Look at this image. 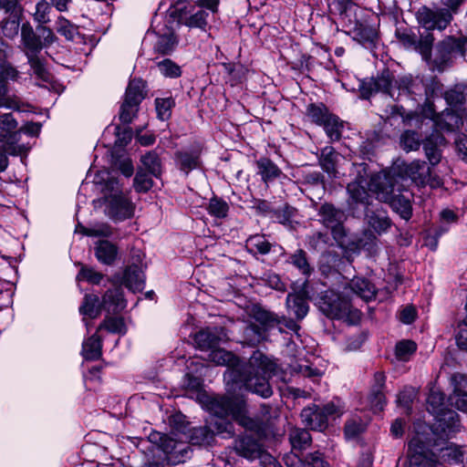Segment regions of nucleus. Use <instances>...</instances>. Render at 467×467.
<instances>
[{"label": "nucleus", "instance_id": "nucleus-30", "mask_svg": "<svg viewBox=\"0 0 467 467\" xmlns=\"http://www.w3.org/2000/svg\"><path fill=\"white\" fill-rule=\"evenodd\" d=\"M117 254V247L109 241H99L96 246V256L102 264L111 265Z\"/></svg>", "mask_w": 467, "mask_h": 467}, {"label": "nucleus", "instance_id": "nucleus-49", "mask_svg": "<svg viewBox=\"0 0 467 467\" xmlns=\"http://www.w3.org/2000/svg\"><path fill=\"white\" fill-rule=\"evenodd\" d=\"M329 8L332 13L345 19L352 12L354 4L350 0H334L329 4Z\"/></svg>", "mask_w": 467, "mask_h": 467}, {"label": "nucleus", "instance_id": "nucleus-58", "mask_svg": "<svg viewBox=\"0 0 467 467\" xmlns=\"http://www.w3.org/2000/svg\"><path fill=\"white\" fill-rule=\"evenodd\" d=\"M82 233L88 236H109L112 234L111 227L105 223H97L90 227H82Z\"/></svg>", "mask_w": 467, "mask_h": 467}, {"label": "nucleus", "instance_id": "nucleus-59", "mask_svg": "<svg viewBox=\"0 0 467 467\" xmlns=\"http://www.w3.org/2000/svg\"><path fill=\"white\" fill-rule=\"evenodd\" d=\"M400 144L406 151L415 150L420 147L418 134L414 131H405L400 138Z\"/></svg>", "mask_w": 467, "mask_h": 467}, {"label": "nucleus", "instance_id": "nucleus-51", "mask_svg": "<svg viewBox=\"0 0 467 467\" xmlns=\"http://www.w3.org/2000/svg\"><path fill=\"white\" fill-rule=\"evenodd\" d=\"M343 402L339 399H334L321 408L322 412L326 415L327 421L329 418L339 417L344 412Z\"/></svg>", "mask_w": 467, "mask_h": 467}, {"label": "nucleus", "instance_id": "nucleus-53", "mask_svg": "<svg viewBox=\"0 0 467 467\" xmlns=\"http://www.w3.org/2000/svg\"><path fill=\"white\" fill-rule=\"evenodd\" d=\"M157 67L160 72L167 78H178L182 74L180 67L171 59L159 62Z\"/></svg>", "mask_w": 467, "mask_h": 467}, {"label": "nucleus", "instance_id": "nucleus-36", "mask_svg": "<svg viewBox=\"0 0 467 467\" xmlns=\"http://www.w3.org/2000/svg\"><path fill=\"white\" fill-rule=\"evenodd\" d=\"M34 75L44 82H50L51 75L38 55L26 57Z\"/></svg>", "mask_w": 467, "mask_h": 467}, {"label": "nucleus", "instance_id": "nucleus-60", "mask_svg": "<svg viewBox=\"0 0 467 467\" xmlns=\"http://www.w3.org/2000/svg\"><path fill=\"white\" fill-rule=\"evenodd\" d=\"M105 327L111 333L125 334L126 326L123 318L120 317H109L104 321L99 327V329Z\"/></svg>", "mask_w": 467, "mask_h": 467}, {"label": "nucleus", "instance_id": "nucleus-39", "mask_svg": "<svg viewBox=\"0 0 467 467\" xmlns=\"http://www.w3.org/2000/svg\"><path fill=\"white\" fill-rule=\"evenodd\" d=\"M428 410L437 417L441 416L444 406L445 397L443 393L438 390H431L427 399Z\"/></svg>", "mask_w": 467, "mask_h": 467}, {"label": "nucleus", "instance_id": "nucleus-62", "mask_svg": "<svg viewBox=\"0 0 467 467\" xmlns=\"http://www.w3.org/2000/svg\"><path fill=\"white\" fill-rule=\"evenodd\" d=\"M441 226L436 233L437 236H441L443 233L448 231V224L455 223L457 221V215L455 213L449 209H444L440 213Z\"/></svg>", "mask_w": 467, "mask_h": 467}, {"label": "nucleus", "instance_id": "nucleus-34", "mask_svg": "<svg viewBox=\"0 0 467 467\" xmlns=\"http://www.w3.org/2000/svg\"><path fill=\"white\" fill-rule=\"evenodd\" d=\"M145 82L142 79L130 80L126 89L125 99L140 105L145 97Z\"/></svg>", "mask_w": 467, "mask_h": 467}, {"label": "nucleus", "instance_id": "nucleus-26", "mask_svg": "<svg viewBox=\"0 0 467 467\" xmlns=\"http://www.w3.org/2000/svg\"><path fill=\"white\" fill-rule=\"evenodd\" d=\"M350 290L365 301H369L376 295L375 286L367 279L355 277L349 283Z\"/></svg>", "mask_w": 467, "mask_h": 467}, {"label": "nucleus", "instance_id": "nucleus-21", "mask_svg": "<svg viewBox=\"0 0 467 467\" xmlns=\"http://www.w3.org/2000/svg\"><path fill=\"white\" fill-rule=\"evenodd\" d=\"M365 217L368 226L378 234L386 233L391 225L386 212L381 209L371 210L369 207H367Z\"/></svg>", "mask_w": 467, "mask_h": 467}, {"label": "nucleus", "instance_id": "nucleus-40", "mask_svg": "<svg viewBox=\"0 0 467 467\" xmlns=\"http://www.w3.org/2000/svg\"><path fill=\"white\" fill-rule=\"evenodd\" d=\"M289 440L294 449L304 450L311 442L310 433L303 429H294L289 434Z\"/></svg>", "mask_w": 467, "mask_h": 467}, {"label": "nucleus", "instance_id": "nucleus-31", "mask_svg": "<svg viewBox=\"0 0 467 467\" xmlns=\"http://www.w3.org/2000/svg\"><path fill=\"white\" fill-rule=\"evenodd\" d=\"M256 165L258 173L265 183L274 181L281 174V170L269 159H260L257 161Z\"/></svg>", "mask_w": 467, "mask_h": 467}, {"label": "nucleus", "instance_id": "nucleus-19", "mask_svg": "<svg viewBox=\"0 0 467 467\" xmlns=\"http://www.w3.org/2000/svg\"><path fill=\"white\" fill-rule=\"evenodd\" d=\"M301 419L303 423L312 430L321 431L327 427L326 415L317 405L305 408L301 412Z\"/></svg>", "mask_w": 467, "mask_h": 467}, {"label": "nucleus", "instance_id": "nucleus-52", "mask_svg": "<svg viewBox=\"0 0 467 467\" xmlns=\"http://www.w3.org/2000/svg\"><path fill=\"white\" fill-rule=\"evenodd\" d=\"M139 109V104L124 99L119 112V119L122 123H130Z\"/></svg>", "mask_w": 467, "mask_h": 467}, {"label": "nucleus", "instance_id": "nucleus-14", "mask_svg": "<svg viewBox=\"0 0 467 467\" xmlns=\"http://www.w3.org/2000/svg\"><path fill=\"white\" fill-rule=\"evenodd\" d=\"M143 269L142 254L138 252L133 255L132 263L126 267L120 279L121 284L133 293L141 291L145 285Z\"/></svg>", "mask_w": 467, "mask_h": 467}, {"label": "nucleus", "instance_id": "nucleus-5", "mask_svg": "<svg viewBox=\"0 0 467 467\" xmlns=\"http://www.w3.org/2000/svg\"><path fill=\"white\" fill-rule=\"evenodd\" d=\"M105 213L115 222H121L134 215L135 205L123 194L120 183L114 177H108L101 188Z\"/></svg>", "mask_w": 467, "mask_h": 467}, {"label": "nucleus", "instance_id": "nucleus-23", "mask_svg": "<svg viewBox=\"0 0 467 467\" xmlns=\"http://www.w3.org/2000/svg\"><path fill=\"white\" fill-rule=\"evenodd\" d=\"M223 337V330L218 328L202 330L195 336V343L202 350L211 351L219 345Z\"/></svg>", "mask_w": 467, "mask_h": 467}, {"label": "nucleus", "instance_id": "nucleus-57", "mask_svg": "<svg viewBox=\"0 0 467 467\" xmlns=\"http://www.w3.org/2000/svg\"><path fill=\"white\" fill-rule=\"evenodd\" d=\"M57 31L63 35L67 39L73 40L77 34V27L67 19L59 16L57 21Z\"/></svg>", "mask_w": 467, "mask_h": 467}, {"label": "nucleus", "instance_id": "nucleus-9", "mask_svg": "<svg viewBox=\"0 0 467 467\" xmlns=\"http://www.w3.org/2000/svg\"><path fill=\"white\" fill-rule=\"evenodd\" d=\"M462 46L459 39L447 36L440 41L434 49L433 57L431 59L432 67L440 72L452 65L454 56L461 51Z\"/></svg>", "mask_w": 467, "mask_h": 467}, {"label": "nucleus", "instance_id": "nucleus-44", "mask_svg": "<svg viewBox=\"0 0 467 467\" xmlns=\"http://www.w3.org/2000/svg\"><path fill=\"white\" fill-rule=\"evenodd\" d=\"M322 127L331 140H338L340 139L343 123L337 116L332 114V116L325 121Z\"/></svg>", "mask_w": 467, "mask_h": 467}, {"label": "nucleus", "instance_id": "nucleus-3", "mask_svg": "<svg viewBox=\"0 0 467 467\" xmlns=\"http://www.w3.org/2000/svg\"><path fill=\"white\" fill-rule=\"evenodd\" d=\"M360 95L363 99H368L375 92H382L393 99H401L402 97L417 100V96H421L425 91L423 81L419 77L411 75L399 76L394 78L389 69L369 80H363L359 85Z\"/></svg>", "mask_w": 467, "mask_h": 467}, {"label": "nucleus", "instance_id": "nucleus-61", "mask_svg": "<svg viewBox=\"0 0 467 467\" xmlns=\"http://www.w3.org/2000/svg\"><path fill=\"white\" fill-rule=\"evenodd\" d=\"M368 400L374 412L381 411L386 404L385 395L379 389H371Z\"/></svg>", "mask_w": 467, "mask_h": 467}, {"label": "nucleus", "instance_id": "nucleus-43", "mask_svg": "<svg viewBox=\"0 0 467 467\" xmlns=\"http://www.w3.org/2000/svg\"><path fill=\"white\" fill-rule=\"evenodd\" d=\"M208 13L203 10H198L195 13L185 16L182 22L188 27H196L205 29L207 25Z\"/></svg>", "mask_w": 467, "mask_h": 467}, {"label": "nucleus", "instance_id": "nucleus-33", "mask_svg": "<svg viewBox=\"0 0 467 467\" xmlns=\"http://www.w3.org/2000/svg\"><path fill=\"white\" fill-rule=\"evenodd\" d=\"M338 155L333 147L327 146L321 150L319 162L322 169L330 176L337 177L336 163Z\"/></svg>", "mask_w": 467, "mask_h": 467}, {"label": "nucleus", "instance_id": "nucleus-56", "mask_svg": "<svg viewBox=\"0 0 467 467\" xmlns=\"http://www.w3.org/2000/svg\"><path fill=\"white\" fill-rule=\"evenodd\" d=\"M296 210L289 206L284 205L274 211V218L282 224H290L295 216Z\"/></svg>", "mask_w": 467, "mask_h": 467}, {"label": "nucleus", "instance_id": "nucleus-48", "mask_svg": "<svg viewBox=\"0 0 467 467\" xmlns=\"http://www.w3.org/2000/svg\"><path fill=\"white\" fill-rule=\"evenodd\" d=\"M174 101L171 98H157L155 99V108L157 116L161 120L168 119L171 115V108Z\"/></svg>", "mask_w": 467, "mask_h": 467}, {"label": "nucleus", "instance_id": "nucleus-32", "mask_svg": "<svg viewBox=\"0 0 467 467\" xmlns=\"http://www.w3.org/2000/svg\"><path fill=\"white\" fill-rule=\"evenodd\" d=\"M101 340L96 334L84 340L82 344V356L85 359L95 360L101 356Z\"/></svg>", "mask_w": 467, "mask_h": 467}, {"label": "nucleus", "instance_id": "nucleus-41", "mask_svg": "<svg viewBox=\"0 0 467 467\" xmlns=\"http://www.w3.org/2000/svg\"><path fill=\"white\" fill-rule=\"evenodd\" d=\"M254 318L262 325L264 331L274 328L281 324L279 317L264 309L257 310L254 313Z\"/></svg>", "mask_w": 467, "mask_h": 467}, {"label": "nucleus", "instance_id": "nucleus-13", "mask_svg": "<svg viewBox=\"0 0 467 467\" xmlns=\"http://www.w3.org/2000/svg\"><path fill=\"white\" fill-rule=\"evenodd\" d=\"M427 439L417 433L409 442V467H440V464L428 456Z\"/></svg>", "mask_w": 467, "mask_h": 467}, {"label": "nucleus", "instance_id": "nucleus-18", "mask_svg": "<svg viewBox=\"0 0 467 467\" xmlns=\"http://www.w3.org/2000/svg\"><path fill=\"white\" fill-rule=\"evenodd\" d=\"M451 383L454 386L453 393L449 397L450 404L462 411H467V377L462 374H454L451 377Z\"/></svg>", "mask_w": 467, "mask_h": 467}, {"label": "nucleus", "instance_id": "nucleus-27", "mask_svg": "<svg viewBox=\"0 0 467 467\" xmlns=\"http://www.w3.org/2000/svg\"><path fill=\"white\" fill-rule=\"evenodd\" d=\"M378 37L377 30L374 26L359 24L354 29V38L365 47H371Z\"/></svg>", "mask_w": 467, "mask_h": 467}, {"label": "nucleus", "instance_id": "nucleus-24", "mask_svg": "<svg viewBox=\"0 0 467 467\" xmlns=\"http://www.w3.org/2000/svg\"><path fill=\"white\" fill-rule=\"evenodd\" d=\"M286 307L290 315L297 319L304 318L308 312V305L306 297L299 293L288 294L286 297Z\"/></svg>", "mask_w": 467, "mask_h": 467}, {"label": "nucleus", "instance_id": "nucleus-15", "mask_svg": "<svg viewBox=\"0 0 467 467\" xmlns=\"http://www.w3.org/2000/svg\"><path fill=\"white\" fill-rule=\"evenodd\" d=\"M155 36V44L153 49L161 55H169L176 47L178 39L172 29L163 26L161 28H154L152 33H148L147 36Z\"/></svg>", "mask_w": 467, "mask_h": 467}, {"label": "nucleus", "instance_id": "nucleus-28", "mask_svg": "<svg viewBox=\"0 0 467 467\" xmlns=\"http://www.w3.org/2000/svg\"><path fill=\"white\" fill-rule=\"evenodd\" d=\"M348 192L350 199L349 205H352V203L355 202L364 204L366 208L368 207L369 193L365 185L362 184V182L356 181L348 183Z\"/></svg>", "mask_w": 467, "mask_h": 467}, {"label": "nucleus", "instance_id": "nucleus-29", "mask_svg": "<svg viewBox=\"0 0 467 467\" xmlns=\"http://www.w3.org/2000/svg\"><path fill=\"white\" fill-rule=\"evenodd\" d=\"M431 118L438 128L446 130H453L462 122L461 118L451 109H445L437 116L432 115Z\"/></svg>", "mask_w": 467, "mask_h": 467}, {"label": "nucleus", "instance_id": "nucleus-17", "mask_svg": "<svg viewBox=\"0 0 467 467\" xmlns=\"http://www.w3.org/2000/svg\"><path fill=\"white\" fill-rule=\"evenodd\" d=\"M21 43L26 57L38 55L44 48L40 36L35 33L29 23H24L21 26Z\"/></svg>", "mask_w": 467, "mask_h": 467}, {"label": "nucleus", "instance_id": "nucleus-42", "mask_svg": "<svg viewBox=\"0 0 467 467\" xmlns=\"http://www.w3.org/2000/svg\"><path fill=\"white\" fill-rule=\"evenodd\" d=\"M307 116L313 122L322 126L325 121L332 116V114L329 113L328 109L323 104H311L307 107Z\"/></svg>", "mask_w": 467, "mask_h": 467}, {"label": "nucleus", "instance_id": "nucleus-10", "mask_svg": "<svg viewBox=\"0 0 467 467\" xmlns=\"http://www.w3.org/2000/svg\"><path fill=\"white\" fill-rule=\"evenodd\" d=\"M418 23L427 30H444L451 22L452 15L446 8L431 9L421 6L416 12Z\"/></svg>", "mask_w": 467, "mask_h": 467}, {"label": "nucleus", "instance_id": "nucleus-47", "mask_svg": "<svg viewBox=\"0 0 467 467\" xmlns=\"http://www.w3.org/2000/svg\"><path fill=\"white\" fill-rule=\"evenodd\" d=\"M290 263L295 265L303 275H309L312 272V268L306 259V254L302 249L296 250L291 255Z\"/></svg>", "mask_w": 467, "mask_h": 467}, {"label": "nucleus", "instance_id": "nucleus-4", "mask_svg": "<svg viewBox=\"0 0 467 467\" xmlns=\"http://www.w3.org/2000/svg\"><path fill=\"white\" fill-rule=\"evenodd\" d=\"M405 183L400 182L393 174L381 172L371 178L369 191L377 194V198L389 202L391 207L400 213L401 218L409 220L411 216L410 197L402 194Z\"/></svg>", "mask_w": 467, "mask_h": 467}, {"label": "nucleus", "instance_id": "nucleus-38", "mask_svg": "<svg viewBox=\"0 0 467 467\" xmlns=\"http://www.w3.org/2000/svg\"><path fill=\"white\" fill-rule=\"evenodd\" d=\"M142 168L145 171L158 178L161 173V161L154 152H149L141 157Z\"/></svg>", "mask_w": 467, "mask_h": 467}, {"label": "nucleus", "instance_id": "nucleus-16", "mask_svg": "<svg viewBox=\"0 0 467 467\" xmlns=\"http://www.w3.org/2000/svg\"><path fill=\"white\" fill-rule=\"evenodd\" d=\"M161 450L169 457L173 463L180 462L179 456L187 457L189 446L182 441H177L171 436L163 435L160 439Z\"/></svg>", "mask_w": 467, "mask_h": 467}, {"label": "nucleus", "instance_id": "nucleus-25", "mask_svg": "<svg viewBox=\"0 0 467 467\" xmlns=\"http://www.w3.org/2000/svg\"><path fill=\"white\" fill-rule=\"evenodd\" d=\"M319 215L322 223L331 229H335L344 220V213L341 210L335 208L333 205L325 203L320 207Z\"/></svg>", "mask_w": 467, "mask_h": 467}, {"label": "nucleus", "instance_id": "nucleus-11", "mask_svg": "<svg viewBox=\"0 0 467 467\" xmlns=\"http://www.w3.org/2000/svg\"><path fill=\"white\" fill-rule=\"evenodd\" d=\"M19 76L18 70L11 64H0V108L21 110L22 102L16 96L7 95V80L15 81Z\"/></svg>", "mask_w": 467, "mask_h": 467}, {"label": "nucleus", "instance_id": "nucleus-12", "mask_svg": "<svg viewBox=\"0 0 467 467\" xmlns=\"http://www.w3.org/2000/svg\"><path fill=\"white\" fill-rule=\"evenodd\" d=\"M316 301L320 311L330 318H341L348 310V302L332 289L321 293Z\"/></svg>", "mask_w": 467, "mask_h": 467}, {"label": "nucleus", "instance_id": "nucleus-37", "mask_svg": "<svg viewBox=\"0 0 467 467\" xmlns=\"http://www.w3.org/2000/svg\"><path fill=\"white\" fill-rule=\"evenodd\" d=\"M434 42V37L431 33H427L424 36H421L420 39L416 38V45L412 49L418 51L422 58L426 61H431V47Z\"/></svg>", "mask_w": 467, "mask_h": 467}, {"label": "nucleus", "instance_id": "nucleus-64", "mask_svg": "<svg viewBox=\"0 0 467 467\" xmlns=\"http://www.w3.org/2000/svg\"><path fill=\"white\" fill-rule=\"evenodd\" d=\"M77 279L78 281L86 280L91 284H99L102 279V275L92 268L82 267L77 276Z\"/></svg>", "mask_w": 467, "mask_h": 467}, {"label": "nucleus", "instance_id": "nucleus-22", "mask_svg": "<svg viewBox=\"0 0 467 467\" xmlns=\"http://www.w3.org/2000/svg\"><path fill=\"white\" fill-rule=\"evenodd\" d=\"M17 128V121L11 113H5L0 116V141L6 145H12L16 140L15 130ZM11 151V146L5 149Z\"/></svg>", "mask_w": 467, "mask_h": 467}, {"label": "nucleus", "instance_id": "nucleus-46", "mask_svg": "<svg viewBox=\"0 0 467 467\" xmlns=\"http://www.w3.org/2000/svg\"><path fill=\"white\" fill-rule=\"evenodd\" d=\"M417 345L411 340H402L396 345V357L401 361H408L415 353Z\"/></svg>", "mask_w": 467, "mask_h": 467}, {"label": "nucleus", "instance_id": "nucleus-20", "mask_svg": "<svg viewBox=\"0 0 467 467\" xmlns=\"http://www.w3.org/2000/svg\"><path fill=\"white\" fill-rule=\"evenodd\" d=\"M174 161L176 166L188 174L191 171L200 166V150H182L175 153Z\"/></svg>", "mask_w": 467, "mask_h": 467}, {"label": "nucleus", "instance_id": "nucleus-7", "mask_svg": "<svg viewBox=\"0 0 467 467\" xmlns=\"http://www.w3.org/2000/svg\"><path fill=\"white\" fill-rule=\"evenodd\" d=\"M126 307V301L123 298L122 290L119 287L109 289L102 297L101 305L99 304V296L96 295H86L79 312L86 317L91 319L99 316L101 308L108 313H118Z\"/></svg>", "mask_w": 467, "mask_h": 467}, {"label": "nucleus", "instance_id": "nucleus-55", "mask_svg": "<svg viewBox=\"0 0 467 467\" xmlns=\"http://www.w3.org/2000/svg\"><path fill=\"white\" fill-rule=\"evenodd\" d=\"M50 5L46 0H40L35 6L33 17L39 24H46L49 21Z\"/></svg>", "mask_w": 467, "mask_h": 467}, {"label": "nucleus", "instance_id": "nucleus-2", "mask_svg": "<svg viewBox=\"0 0 467 467\" xmlns=\"http://www.w3.org/2000/svg\"><path fill=\"white\" fill-rule=\"evenodd\" d=\"M201 402L219 416H231L245 428L246 433L235 441L236 452L247 459L254 460L262 448L263 430L260 423L246 415V405L243 397H212L209 394L200 396Z\"/></svg>", "mask_w": 467, "mask_h": 467}, {"label": "nucleus", "instance_id": "nucleus-45", "mask_svg": "<svg viewBox=\"0 0 467 467\" xmlns=\"http://www.w3.org/2000/svg\"><path fill=\"white\" fill-rule=\"evenodd\" d=\"M151 174L145 171L143 169H140L133 182V186L138 192H146L152 187Z\"/></svg>", "mask_w": 467, "mask_h": 467}, {"label": "nucleus", "instance_id": "nucleus-1", "mask_svg": "<svg viewBox=\"0 0 467 467\" xmlns=\"http://www.w3.org/2000/svg\"><path fill=\"white\" fill-rule=\"evenodd\" d=\"M208 358L215 365L227 367L223 374L228 392L226 397L234 398L233 394L243 389L265 399L272 395L269 378L275 374L276 365L263 353L254 352L245 366L241 365L232 352L223 348L213 349Z\"/></svg>", "mask_w": 467, "mask_h": 467}, {"label": "nucleus", "instance_id": "nucleus-63", "mask_svg": "<svg viewBox=\"0 0 467 467\" xmlns=\"http://www.w3.org/2000/svg\"><path fill=\"white\" fill-rule=\"evenodd\" d=\"M248 244L262 254H266L271 250V244L262 235L250 237Z\"/></svg>", "mask_w": 467, "mask_h": 467}, {"label": "nucleus", "instance_id": "nucleus-35", "mask_svg": "<svg viewBox=\"0 0 467 467\" xmlns=\"http://www.w3.org/2000/svg\"><path fill=\"white\" fill-rule=\"evenodd\" d=\"M440 457L445 463L458 464L463 461V451L461 446L451 443L441 450Z\"/></svg>", "mask_w": 467, "mask_h": 467}, {"label": "nucleus", "instance_id": "nucleus-50", "mask_svg": "<svg viewBox=\"0 0 467 467\" xmlns=\"http://www.w3.org/2000/svg\"><path fill=\"white\" fill-rule=\"evenodd\" d=\"M228 210L229 206L223 200L216 197L210 200L208 212L211 215L217 218H224L227 215Z\"/></svg>", "mask_w": 467, "mask_h": 467}, {"label": "nucleus", "instance_id": "nucleus-6", "mask_svg": "<svg viewBox=\"0 0 467 467\" xmlns=\"http://www.w3.org/2000/svg\"><path fill=\"white\" fill-rule=\"evenodd\" d=\"M202 394L204 393L201 392L198 394L197 400L204 410L211 413L212 418L208 421L209 426L192 430L189 436L190 442L193 445H209L213 441L214 435H221L224 439L233 437L234 434V424L227 419L228 416L216 415L213 411L206 408L199 399Z\"/></svg>", "mask_w": 467, "mask_h": 467}, {"label": "nucleus", "instance_id": "nucleus-54", "mask_svg": "<svg viewBox=\"0 0 467 467\" xmlns=\"http://www.w3.org/2000/svg\"><path fill=\"white\" fill-rule=\"evenodd\" d=\"M366 424L359 418H352L345 425V435L348 439L357 437L365 430Z\"/></svg>", "mask_w": 467, "mask_h": 467}, {"label": "nucleus", "instance_id": "nucleus-8", "mask_svg": "<svg viewBox=\"0 0 467 467\" xmlns=\"http://www.w3.org/2000/svg\"><path fill=\"white\" fill-rule=\"evenodd\" d=\"M400 182H406L410 179L417 185H430L431 188H436L441 185V180L432 174L431 169L425 161H413L410 163H402L397 168H393L387 173L393 174Z\"/></svg>", "mask_w": 467, "mask_h": 467}]
</instances>
